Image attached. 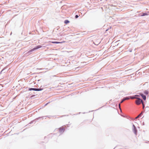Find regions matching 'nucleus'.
<instances>
[{
    "label": "nucleus",
    "mask_w": 149,
    "mask_h": 149,
    "mask_svg": "<svg viewBox=\"0 0 149 149\" xmlns=\"http://www.w3.org/2000/svg\"><path fill=\"white\" fill-rule=\"evenodd\" d=\"M69 22H70L68 20H65V21H64V23L65 24H68V23H69Z\"/></svg>",
    "instance_id": "8"
},
{
    "label": "nucleus",
    "mask_w": 149,
    "mask_h": 149,
    "mask_svg": "<svg viewBox=\"0 0 149 149\" xmlns=\"http://www.w3.org/2000/svg\"><path fill=\"white\" fill-rule=\"evenodd\" d=\"M35 88H29V91H32V90H33V91H35Z\"/></svg>",
    "instance_id": "11"
},
{
    "label": "nucleus",
    "mask_w": 149,
    "mask_h": 149,
    "mask_svg": "<svg viewBox=\"0 0 149 149\" xmlns=\"http://www.w3.org/2000/svg\"><path fill=\"white\" fill-rule=\"evenodd\" d=\"M144 93H145V94H146L147 95V94H148V91H146V92Z\"/></svg>",
    "instance_id": "14"
},
{
    "label": "nucleus",
    "mask_w": 149,
    "mask_h": 149,
    "mask_svg": "<svg viewBox=\"0 0 149 149\" xmlns=\"http://www.w3.org/2000/svg\"><path fill=\"white\" fill-rule=\"evenodd\" d=\"M148 15V14L147 13H143V14L142 15H141V16H145V15Z\"/></svg>",
    "instance_id": "10"
},
{
    "label": "nucleus",
    "mask_w": 149,
    "mask_h": 149,
    "mask_svg": "<svg viewBox=\"0 0 149 149\" xmlns=\"http://www.w3.org/2000/svg\"><path fill=\"white\" fill-rule=\"evenodd\" d=\"M65 129L63 128H61L59 130V132L60 133H63L64 132Z\"/></svg>",
    "instance_id": "6"
},
{
    "label": "nucleus",
    "mask_w": 149,
    "mask_h": 149,
    "mask_svg": "<svg viewBox=\"0 0 149 149\" xmlns=\"http://www.w3.org/2000/svg\"><path fill=\"white\" fill-rule=\"evenodd\" d=\"M79 17V16L77 15H75V17L76 18H77Z\"/></svg>",
    "instance_id": "15"
},
{
    "label": "nucleus",
    "mask_w": 149,
    "mask_h": 149,
    "mask_svg": "<svg viewBox=\"0 0 149 149\" xmlns=\"http://www.w3.org/2000/svg\"><path fill=\"white\" fill-rule=\"evenodd\" d=\"M52 43L54 44H59L61 43V42H52Z\"/></svg>",
    "instance_id": "9"
},
{
    "label": "nucleus",
    "mask_w": 149,
    "mask_h": 149,
    "mask_svg": "<svg viewBox=\"0 0 149 149\" xmlns=\"http://www.w3.org/2000/svg\"><path fill=\"white\" fill-rule=\"evenodd\" d=\"M130 52H132V51H131V50H130Z\"/></svg>",
    "instance_id": "21"
},
{
    "label": "nucleus",
    "mask_w": 149,
    "mask_h": 149,
    "mask_svg": "<svg viewBox=\"0 0 149 149\" xmlns=\"http://www.w3.org/2000/svg\"><path fill=\"white\" fill-rule=\"evenodd\" d=\"M142 104V105H143V109L144 107V104H143V103Z\"/></svg>",
    "instance_id": "16"
},
{
    "label": "nucleus",
    "mask_w": 149,
    "mask_h": 149,
    "mask_svg": "<svg viewBox=\"0 0 149 149\" xmlns=\"http://www.w3.org/2000/svg\"><path fill=\"white\" fill-rule=\"evenodd\" d=\"M108 30V29H107L106 30V31H107Z\"/></svg>",
    "instance_id": "22"
},
{
    "label": "nucleus",
    "mask_w": 149,
    "mask_h": 149,
    "mask_svg": "<svg viewBox=\"0 0 149 149\" xmlns=\"http://www.w3.org/2000/svg\"><path fill=\"white\" fill-rule=\"evenodd\" d=\"M130 99V98L129 97H126L125 98H124L121 102L120 103H122L123 101H124L125 100H128Z\"/></svg>",
    "instance_id": "4"
},
{
    "label": "nucleus",
    "mask_w": 149,
    "mask_h": 149,
    "mask_svg": "<svg viewBox=\"0 0 149 149\" xmlns=\"http://www.w3.org/2000/svg\"><path fill=\"white\" fill-rule=\"evenodd\" d=\"M142 112L139 115L137 116L136 118V119H137L138 118H139L140 116H141V115L142 114Z\"/></svg>",
    "instance_id": "12"
},
{
    "label": "nucleus",
    "mask_w": 149,
    "mask_h": 149,
    "mask_svg": "<svg viewBox=\"0 0 149 149\" xmlns=\"http://www.w3.org/2000/svg\"><path fill=\"white\" fill-rule=\"evenodd\" d=\"M130 98H131V99H134V98H136V97H130Z\"/></svg>",
    "instance_id": "13"
},
{
    "label": "nucleus",
    "mask_w": 149,
    "mask_h": 149,
    "mask_svg": "<svg viewBox=\"0 0 149 149\" xmlns=\"http://www.w3.org/2000/svg\"><path fill=\"white\" fill-rule=\"evenodd\" d=\"M35 91H39L42 90V89L41 88H35Z\"/></svg>",
    "instance_id": "7"
},
{
    "label": "nucleus",
    "mask_w": 149,
    "mask_h": 149,
    "mask_svg": "<svg viewBox=\"0 0 149 149\" xmlns=\"http://www.w3.org/2000/svg\"><path fill=\"white\" fill-rule=\"evenodd\" d=\"M119 106L120 108V109H120V104H119Z\"/></svg>",
    "instance_id": "18"
},
{
    "label": "nucleus",
    "mask_w": 149,
    "mask_h": 149,
    "mask_svg": "<svg viewBox=\"0 0 149 149\" xmlns=\"http://www.w3.org/2000/svg\"><path fill=\"white\" fill-rule=\"evenodd\" d=\"M3 70H2L1 71V72H2V71H3Z\"/></svg>",
    "instance_id": "20"
},
{
    "label": "nucleus",
    "mask_w": 149,
    "mask_h": 149,
    "mask_svg": "<svg viewBox=\"0 0 149 149\" xmlns=\"http://www.w3.org/2000/svg\"><path fill=\"white\" fill-rule=\"evenodd\" d=\"M140 95L142 96V97H143V99L145 100H146V96L145 95H143V94H141Z\"/></svg>",
    "instance_id": "5"
},
{
    "label": "nucleus",
    "mask_w": 149,
    "mask_h": 149,
    "mask_svg": "<svg viewBox=\"0 0 149 149\" xmlns=\"http://www.w3.org/2000/svg\"><path fill=\"white\" fill-rule=\"evenodd\" d=\"M135 96H139V95H136Z\"/></svg>",
    "instance_id": "19"
},
{
    "label": "nucleus",
    "mask_w": 149,
    "mask_h": 149,
    "mask_svg": "<svg viewBox=\"0 0 149 149\" xmlns=\"http://www.w3.org/2000/svg\"><path fill=\"white\" fill-rule=\"evenodd\" d=\"M136 99H137V100H136L135 102L137 105L140 104L141 102L142 103H143V101L142 100L139 98H137Z\"/></svg>",
    "instance_id": "2"
},
{
    "label": "nucleus",
    "mask_w": 149,
    "mask_h": 149,
    "mask_svg": "<svg viewBox=\"0 0 149 149\" xmlns=\"http://www.w3.org/2000/svg\"><path fill=\"white\" fill-rule=\"evenodd\" d=\"M42 47V46L41 45H38L37 46L35 47L32 49H31L29 50L28 52V53H29L30 52H32L33 51H34L40 48H41Z\"/></svg>",
    "instance_id": "1"
},
{
    "label": "nucleus",
    "mask_w": 149,
    "mask_h": 149,
    "mask_svg": "<svg viewBox=\"0 0 149 149\" xmlns=\"http://www.w3.org/2000/svg\"><path fill=\"white\" fill-rule=\"evenodd\" d=\"M100 41H99V42L98 43V44H96V45H98V44H100Z\"/></svg>",
    "instance_id": "17"
},
{
    "label": "nucleus",
    "mask_w": 149,
    "mask_h": 149,
    "mask_svg": "<svg viewBox=\"0 0 149 149\" xmlns=\"http://www.w3.org/2000/svg\"><path fill=\"white\" fill-rule=\"evenodd\" d=\"M133 129H132L133 131L134 132V133L136 135V134L137 130H136V127H135V125H133Z\"/></svg>",
    "instance_id": "3"
}]
</instances>
